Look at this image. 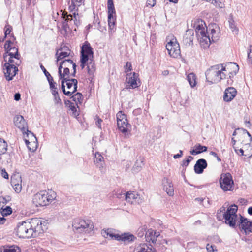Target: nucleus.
Returning <instances> with one entry per match:
<instances>
[{
    "mask_svg": "<svg viewBox=\"0 0 252 252\" xmlns=\"http://www.w3.org/2000/svg\"><path fill=\"white\" fill-rule=\"evenodd\" d=\"M223 64H219L211 66L205 72L206 80L211 83H216L225 79V72L221 69Z\"/></svg>",
    "mask_w": 252,
    "mask_h": 252,
    "instance_id": "obj_1",
    "label": "nucleus"
},
{
    "mask_svg": "<svg viewBox=\"0 0 252 252\" xmlns=\"http://www.w3.org/2000/svg\"><path fill=\"white\" fill-rule=\"evenodd\" d=\"M55 198V194H49L46 191H41L35 194L33 197L32 202L35 206H44L48 205Z\"/></svg>",
    "mask_w": 252,
    "mask_h": 252,
    "instance_id": "obj_2",
    "label": "nucleus"
},
{
    "mask_svg": "<svg viewBox=\"0 0 252 252\" xmlns=\"http://www.w3.org/2000/svg\"><path fill=\"white\" fill-rule=\"evenodd\" d=\"M72 226L74 229L78 230L79 232H85L89 233L94 228L93 223L91 220H85L80 218L74 220Z\"/></svg>",
    "mask_w": 252,
    "mask_h": 252,
    "instance_id": "obj_3",
    "label": "nucleus"
},
{
    "mask_svg": "<svg viewBox=\"0 0 252 252\" xmlns=\"http://www.w3.org/2000/svg\"><path fill=\"white\" fill-rule=\"evenodd\" d=\"M237 210L238 207L237 205L235 204L231 205L227 208L226 211L223 215L226 224H228L232 228L236 227Z\"/></svg>",
    "mask_w": 252,
    "mask_h": 252,
    "instance_id": "obj_4",
    "label": "nucleus"
},
{
    "mask_svg": "<svg viewBox=\"0 0 252 252\" xmlns=\"http://www.w3.org/2000/svg\"><path fill=\"white\" fill-rule=\"evenodd\" d=\"M14 123L15 126L19 128L23 133H26L27 135L30 134L33 140L37 141L34 134L28 130L27 123L22 116L16 115L14 118Z\"/></svg>",
    "mask_w": 252,
    "mask_h": 252,
    "instance_id": "obj_5",
    "label": "nucleus"
},
{
    "mask_svg": "<svg viewBox=\"0 0 252 252\" xmlns=\"http://www.w3.org/2000/svg\"><path fill=\"white\" fill-rule=\"evenodd\" d=\"M32 229H30L29 221H24L19 223L16 229V233L19 237L31 238L33 237Z\"/></svg>",
    "mask_w": 252,
    "mask_h": 252,
    "instance_id": "obj_6",
    "label": "nucleus"
},
{
    "mask_svg": "<svg viewBox=\"0 0 252 252\" xmlns=\"http://www.w3.org/2000/svg\"><path fill=\"white\" fill-rule=\"evenodd\" d=\"M220 184L224 191L231 190L234 182L231 174L229 173H222L220 179Z\"/></svg>",
    "mask_w": 252,
    "mask_h": 252,
    "instance_id": "obj_7",
    "label": "nucleus"
},
{
    "mask_svg": "<svg viewBox=\"0 0 252 252\" xmlns=\"http://www.w3.org/2000/svg\"><path fill=\"white\" fill-rule=\"evenodd\" d=\"M3 57L5 62V63H8L11 65H14V67H17L20 64L21 55L19 52H17V50L14 54L12 53L3 54Z\"/></svg>",
    "mask_w": 252,
    "mask_h": 252,
    "instance_id": "obj_8",
    "label": "nucleus"
},
{
    "mask_svg": "<svg viewBox=\"0 0 252 252\" xmlns=\"http://www.w3.org/2000/svg\"><path fill=\"white\" fill-rule=\"evenodd\" d=\"M169 55L174 58L180 56L181 51L179 43L176 41L171 40L166 46Z\"/></svg>",
    "mask_w": 252,
    "mask_h": 252,
    "instance_id": "obj_9",
    "label": "nucleus"
},
{
    "mask_svg": "<svg viewBox=\"0 0 252 252\" xmlns=\"http://www.w3.org/2000/svg\"><path fill=\"white\" fill-rule=\"evenodd\" d=\"M221 69L223 71V72L228 73L229 77L230 79V81H231L230 84H231L233 82V80L231 79V78L236 75L238 72L239 70V66L236 63H229L226 64L225 66L223 65V67H222Z\"/></svg>",
    "mask_w": 252,
    "mask_h": 252,
    "instance_id": "obj_10",
    "label": "nucleus"
},
{
    "mask_svg": "<svg viewBox=\"0 0 252 252\" xmlns=\"http://www.w3.org/2000/svg\"><path fill=\"white\" fill-rule=\"evenodd\" d=\"M4 67V73L6 79L9 81L12 80L18 71V67H14V65H11L8 63H5Z\"/></svg>",
    "mask_w": 252,
    "mask_h": 252,
    "instance_id": "obj_11",
    "label": "nucleus"
},
{
    "mask_svg": "<svg viewBox=\"0 0 252 252\" xmlns=\"http://www.w3.org/2000/svg\"><path fill=\"white\" fill-rule=\"evenodd\" d=\"M29 223L30 224V229L32 230V234L33 235L34 233L40 232L43 230L42 221L40 219L37 218H32L31 220L29 221Z\"/></svg>",
    "mask_w": 252,
    "mask_h": 252,
    "instance_id": "obj_12",
    "label": "nucleus"
},
{
    "mask_svg": "<svg viewBox=\"0 0 252 252\" xmlns=\"http://www.w3.org/2000/svg\"><path fill=\"white\" fill-rule=\"evenodd\" d=\"M16 38L12 35V39L6 40L4 45V53L3 54H8L9 53L14 54L17 50L19 52L18 48L14 46V41Z\"/></svg>",
    "mask_w": 252,
    "mask_h": 252,
    "instance_id": "obj_13",
    "label": "nucleus"
},
{
    "mask_svg": "<svg viewBox=\"0 0 252 252\" xmlns=\"http://www.w3.org/2000/svg\"><path fill=\"white\" fill-rule=\"evenodd\" d=\"M240 229L244 230L246 233L250 232L252 227V221H250L248 219L240 215V220L238 221Z\"/></svg>",
    "mask_w": 252,
    "mask_h": 252,
    "instance_id": "obj_14",
    "label": "nucleus"
},
{
    "mask_svg": "<svg viewBox=\"0 0 252 252\" xmlns=\"http://www.w3.org/2000/svg\"><path fill=\"white\" fill-rule=\"evenodd\" d=\"M237 90L234 87H228L226 88L224 92L223 100L228 102L232 101L236 96Z\"/></svg>",
    "mask_w": 252,
    "mask_h": 252,
    "instance_id": "obj_15",
    "label": "nucleus"
},
{
    "mask_svg": "<svg viewBox=\"0 0 252 252\" xmlns=\"http://www.w3.org/2000/svg\"><path fill=\"white\" fill-rule=\"evenodd\" d=\"M207 162L205 159H199L194 166L195 173L198 174L202 173L204 170L207 168Z\"/></svg>",
    "mask_w": 252,
    "mask_h": 252,
    "instance_id": "obj_16",
    "label": "nucleus"
},
{
    "mask_svg": "<svg viewBox=\"0 0 252 252\" xmlns=\"http://www.w3.org/2000/svg\"><path fill=\"white\" fill-rule=\"evenodd\" d=\"M128 76L126 78L127 83L129 84V88L135 89L138 87L139 85L137 83V79L138 78L139 75L135 73H130L127 74Z\"/></svg>",
    "mask_w": 252,
    "mask_h": 252,
    "instance_id": "obj_17",
    "label": "nucleus"
},
{
    "mask_svg": "<svg viewBox=\"0 0 252 252\" xmlns=\"http://www.w3.org/2000/svg\"><path fill=\"white\" fill-rule=\"evenodd\" d=\"M70 55V51L67 47H60V49L57 50L56 53L57 62H58L64 58L69 56Z\"/></svg>",
    "mask_w": 252,
    "mask_h": 252,
    "instance_id": "obj_18",
    "label": "nucleus"
},
{
    "mask_svg": "<svg viewBox=\"0 0 252 252\" xmlns=\"http://www.w3.org/2000/svg\"><path fill=\"white\" fill-rule=\"evenodd\" d=\"M94 52L93 48L91 47L90 43L88 41L85 42L81 47V56H87L88 58L89 56H93Z\"/></svg>",
    "mask_w": 252,
    "mask_h": 252,
    "instance_id": "obj_19",
    "label": "nucleus"
},
{
    "mask_svg": "<svg viewBox=\"0 0 252 252\" xmlns=\"http://www.w3.org/2000/svg\"><path fill=\"white\" fill-rule=\"evenodd\" d=\"M163 189L166 191L167 194L170 196L174 195V189L171 182L167 178H164L163 179Z\"/></svg>",
    "mask_w": 252,
    "mask_h": 252,
    "instance_id": "obj_20",
    "label": "nucleus"
},
{
    "mask_svg": "<svg viewBox=\"0 0 252 252\" xmlns=\"http://www.w3.org/2000/svg\"><path fill=\"white\" fill-rule=\"evenodd\" d=\"M68 81H65L66 83L67 88L70 90V92H72V94L77 90L78 81L76 79L70 78L67 79Z\"/></svg>",
    "mask_w": 252,
    "mask_h": 252,
    "instance_id": "obj_21",
    "label": "nucleus"
},
{
    "mask_svg": "<svg viewBox=\"0 0 252 252\" xmlns=\"http://www.w3.org/2000/svg\"><path fill=\"white\" fill-rule=\"evenodd\" d=\"M194 39V31L192 29H188L183 37V41L189 45L192 43Z\"/></svg>",
    "mask_w": 252,
    "mask_h": 252,
    "instance_id": "obj_22",
    "label": "nucleus"
},
{
    "mask_svg": "<svg viewBox=\"0 0 252 252\" xmlns=\"http://www.w3.org/2000/svg\"><path fill=\"white\" fill-rule=\"evenodd\" d=\"M137 199V202L138 203L142 202V199L140 197V195L137 193L134 192L128 191L126 194V200L128 202H133L132 200Z\"/></svg>",
    "mask_w": 252,
    "mask_h": 252,
    "instance_id": "obj_23",
    "label": "nucleus"
},
{
    "mask_svg": "<svg viewBox=\"0 0 252 252\" xmlns=\"http://www.w3.org/2000/svg\"><path fill=\"white\" fill-rule=\"evenodd\" d=\"M101 234L104 237L110 239L118 240V239L120 238L119 234L113 233L112 230L110 229L102 230Z\"/></svg>",
    "mask_w": 252,
    "mask_h": 252,
    "instance_id": "obj_24",
    "label": "nucleus"
},
{
    "mask_svg": "<svg viewBox=\"0 0 252 252\" xmlns=\"http://www.w3.org/2000/svg\"><path fill=\"white\" fill-rule=\"evenodd\" d=\"M94 160L97 167L100 169H102L103 168L104 165V158L99 153L97 152L95 154Z\"/></svg>",
    "mask_w": 252,
    "mask_h": 252,
    "instance_id": "obj_25",
    "label": "nucleus"
},
{
    "mask_svg": "<svg viewBox=\"0 0 252 252\" xmlns=\"http://www.w3.org/2000/svg\"><path fill=\"white\" fill-rule=\"evenodd\" d=\"M156 232L153 229H150L145 233L146 240L148 242H151L153 243H156L158 235L156 236Z\"/></svg>",
    "mask_w": 252,
    "mask_h": 252,
    "instance_id": "obj_26",
    "label": "nucleus"
},
{
    "mask_svg": "<svg viewBox=\"0 0 252 252\" xmlns=\"http://www.w3.org/2000/svg\"><path fill=\"white\" fill-rule=\"evenodd\" d=\"M153 246L150 245L148 246L147 244H140L135 249L134 251L136 252H154Z\"/></svg>",
    "mask_w": 252,
    "mask_h": 252,
    "instance_id": "obj_27",
    "label": "nucleus"
},
{
    "mask_svg": "<svg viewBox=\"0 0 252 252\" xmlns=\"http://www.w3.org/2000/svg\"><path fill=\"white\" fill-rule=\"evenodd\" d=\"M117 122V126L119 129L123 133H126L127 132V127L130 126V125L128 123L127 119Z\"/></svg>",
    "mask_w": 252,
    "mask_h": 252,
    "instance_id": "obj_28",
    "label": "nucleus"
},
{
    "mask_svg": "<svg viewBox=\"0 0 252 252\" xmlns=\"http://www.w3.org/2000/svg\"><path fill=\"white\" fill-rule=\"evenodd\" d=\"M87 68L88 74L90 76L88 79L92 81L94 73L95 70V64L92 60H90V61L88 63Z\"/></svg>",
    "mask_w": 252,
    "mask_h": 252,
    "instance_id": "obj_29",
    "label": "nucleus"
},
{
    "mask_svg": "<svg viewBox=\"0 0 252 252\" xmlns=\"http://www.w3.org/2000/svg\"><path fill=\"white\" fill-rule=\"evenodd\" d=\"M207 147L198 144L194 146V149L190 151V153L192 155H196L202 152L207 151Z\"/></svg>",
    "mask_w": 252,
    "mask_h": 252,
    "instance_id": "obj_30",
    "label": "nucleus"
},
{
    "mask_svg": "<svg viewBox=\"0 0 252 252\" xmlns=\"http://www.w3.org/2000/svg\"><path fill=\"white\" fill-rule=\"evenodd\" d=\"M0 252H21L19 247L14 245L4 246L1 247Z\"/></svg>",
    "mask_w": 252,
    "mask_h": 252,
    "instance_id": "obj_31",
    "label": "nucleus"
},
{
    "mask_svg": "<svg viewBox=\"0 0 252 252\" xmlns=\"http://www.w3.org/2000/svg\"><path fill=\"white\" fill-rule=\"evenodd\" d=\"M120 238L118 239V241H123L124 242H132L136 238L132 234L128 233H125L120 235Z\"/></svg>",
    "mask_w": 252,
    "mask_h": 252,
    "instance_id": "obj_32",
    "label": "nucleus"
},
{
    "mask_svg": "<svg viewBox=\"0 0 252 252\" xmlns=\"http://www.w3.org/2000/svg\"><path fill=\"white\" fill-rule=\"evenodd\" d=\"M194 28L195 30V32H198L203 29H206L207 28L206 26L205 23L202 19H197L194 23Z\"/></svg>",
    "mask_w": 252,
    "mask_h": 252,
    "instance_id": "obj_33",
    "label": "nucleus"
},
{
    "mask_svg": "<svg viewBox=\"0 0 252 252\" xmlns=\"http://www.w3.org/2000/svg\"><path fill=\"white\" fill-rule=\"evenodd\" d=\"M199 40H200L201 46L204 48L209 47L210 43L212 42L211 38L209 35L206 36H204L203 38H201Z\"/></svg>",
    "mask_w": 252,
    "mask_h": 252,
    "instance_id": "obj_34",
    "label": "nucleus"
},
{
    "mask_svg": "<svg viewBox=\"0 0 252 252\" xmlns=\"http://www.w3.org/2000/svg\"><path fill=\"white\" fill-rule=\"evenodd\" d=\"M52 95L54 96V102L55 105L62 106L63 103L62 100L60 97V95L58 90H53L51 92Z\"/></svg>",
    "mask_w": 252,
    "mask_h": 252,
    "instance_id": "obj_35",
    "label": "nucleus"
},
{
    "mask_svg": "<svg viewBox=\"0 0 252 252\" xmlns=\"http://www.w3.org/2000/svg\"><path fill=\"white\" fill-rule=\"evenodd\" d=\"M107 9H108V15H109V17H111L112 14L116 15V11L115 9L114 4L113 3V0H107Z\"/></svg>",
    "mask_w": 252,
    "mask_h": 252,
    "instance_id": "obj_36",
    "label": "nucleus"
},
{
    "mask_svg": "<svg viewBox=\"0 0 252 252\" xmlns=\"http://www.w3.org/2000/svg\"><path fill=\"white\" fill-rule=\"evenodd\" d=\"M187 80L192 88L196 85V75L193 73H190L187 75Z\"/></svg>",
    "mask_w": 252,
    "mask_h": 252,
    "instance_id": "obj_37",
    "label": "nucleus"
},
{
    "mask_svg": "<svg viewBox=\"0 0 252 252\" xmlns=\"http://www.w3.org/2000/svg\"><path fill=\"white\" fill-rule=\"evenodd\" d=\"M70 98L72 99V101L75 102L76 105H77L78 103H81L83 99V96L81 93L78 92L72 95Z\"/></svg>",
    "mask_w": 252,
    "mask_h": 252,
    "instance_id": "obj_38",
    "label": "nucleus"
},
{
    "mask_svg": "<svg viewBox=\"0 0 252 252\" xmlns=\"http://www.w3.org/2000/svg\"><path fill=\"white\" fill-rule=\"evenodd\" d=\"M11 184L15 192L19 193L22 189V186L13 177L11 178Z\"/></svg>",
    "mask_w": 252,
    "mask_h": 252,
    "instance_id": "obj_39",
    "label": "nucleus"
},
{
    "mask_svg": "<svg viewBox=\"0 0 252 252\" xmlns=\"http://www.w3.org/2000/svg\"><path fill=\"white\" fill-rule=\"evenodd\" d=\"M7 149V144L3 139L0 138V154H5Z\"/></svg>",
    "mask_w": 252,
    "mask_h": 252,
    "instance_id": "obj_40",
    "label": "nucleus"
},
{
    "mask_svg": "<svg viewBox=\"0 0 252 252\" xmlns=\"http://www.w3.org/2000/svg\"><path fill=\"white\" fill-rule=\"evenodd\" d=\"M66 81H68V80H66V79L61 80V89L63 93L65 95L70 96L72 95V92H70V91H66L65 90V86L64 84Z\"/></svg>",
    "mask_w": 252,
    "mask_h": 252,
    "instance_id": "obj_41",
    "label": "nucleus"
},
{
    "mask_svg": "<svg viewBox=\"0 0 252 252\" xmlns=\"http://www.w3.org/2000/svg\"><path fill=\"white\" fill-rule=\"evenodd\" d=\"M61 18L63 19V21H66L67 23L68 22H71L73 18V16L72 14H68L67 12H63L62 14Z\"/></svg>",
    "mask_w": 252,
    "mask_h": 252,
    "instance_id": "obj_42",
    "label": "nucleus"
},
{
    "mask_svg": "<svg viewBox=\"0 0 252 252\" xmlns=\"http://www.w3.org/2000/svg\"><path fill=\"white\" fill-rule=\"evenodd\" d=\"M0 213L2 216H7L12 213V209L10 206H6L4 208L2 207L0 210Z\"/></svg>",
    "mask_w": 252,
    "mask_h": 252,
    "instance_id": "obj_43",
    "label": "nucleus"
},
{
    "mask_svg": "<svg viewBox=\"0 0 252 252\" xmlns=\"http://www.w3.org/2000/svg\"><path fill=\"white\" fill-rule=\"evenodd\" d=\"M70 74V70L69 68H64L63 72L61 73L59 76V79L60 80L64 79H70L69 77Z\"/></svg>",
    "mask_w": 252,
    "mask_h": 252,
    "instance_id": "obj_44",
    "label": "nucleus"
},
{
    "mask_svg": "<svg viewBox=\"0 0 252 252\" xmlns=\"http://www.w3.org/2000/svg\"><path fill=\"white\" fill-rule=\"evenodd\" d=\"M196 34L198 39H199L201 38H203L204 36H207V28H206V29H203L202 30H201L200 31L197 32H196Z\"/></svg>",
    "mask_w": 252,
    "mask_h": 252,
    "instance_id": "obj_45",
    "label": "nucleus"
},
{
    "mask_svg": "<svg viewBox=\"0 0 252 252\" xmlns=\"http://www.w3.org/2000/svg\"><path fill=\"white\" fill-rule=\"evenodd\" d=\"M228 22L229 23V27L232 30V31L233 32L235 31H236V32H238V29L237 28L235 25L234 20L233 19L232 16H230Z\"/></svg>",
    "mask_w": 252,
    "mask_h": 252,
    "instance_id": "obj_46",
    "label": "nucleus"
},
{
    "mask_svg": "<svg viewBox=\"0 0 252 252\" xmlns=\"http://www.w3.org/2000/svg\"><path fill=\"white\" fill-rule=\"evenodd\" d=\"M116 117H117V122H121V121H124V120L127 119L126 116L125 114L122 113V111H119L117 114H116Z\"/></svg>",
    "mask_w": 252,
    "mask_h": 252,
    "instance_id": "obj_47",
    "label": "nucleus"
},
{
    "mask_svg": "<svg viewBox=\"0 0 252 252\" xmlns=\"http://www.w3.org/2000/svg\"><path fill=\"white\" fill-rule=\"evenodd\" d=\"M88 61H89V58H87V56H84L82 57H80V62H81L80 66L82 69L84 68V67Z\"/></svg>",
    "mask_w": 252,
    "mask_h": 252,
    "instance_id": "obj_48",
    "label": "nucleus"
},
{
    "mask_svg": "<svg viewBox=\"0 0 252 252\" xmlns=\"http://www.w3.org/2000/svg\"><path fill=\"white\" fill-rule=\"evenodd\" d=\"M211 40L212 42H215L218 40V36L216 35V30L214 29L211 30Z\"/></svg>",
    "mask_w": 252,
    "mask_h": 252,
    "instance_id": "obj_49",
    "label": "nucleus"
},
{
    "mask_svg": "<svg viewBox=\"0 0 252 252\" xmlns=\"http://www.w3.org/2000/svg\"><path fill=\"white\" fill-rule=\"evenodd\" d=\"M69 110L72 112V116L76 117L79 115V112L77 111L75 105L74 103L70 106H69Z\"/></svg>",
    "mask_w": 252,
    "mask_h": 252,
    "instance_id": "obj_50",
    "label": "nucleus"
},
{
    "mask_svg": "<svg viewBox=\"0 0 252 252\" xmlns=\"http://www.w3.org/2000/svg\"><path fill=\"white\" fill-rule=\"evenodd\" d=\"M62 30H63L65 33L68 32L70 31V28L69 27L68 24L67 23L65 20L62 21Z\"/></svg>",
    "mask_w": 252,
    "mask_h": 252,
    "instance_id": "obj_51",
    "label": "nucleus"
},
{
    "mask_svg": "<svg viewBox=\"0 0 252 252\" xmlns=\"http://www.w3.org/2000/svg\"><path fill=\"white\" fill-rule=\"evenodd\" d=\"M40 68L41 69V70L44 72L45 75L47 77V80H49L50 79L52 80V78H53V77L50 75V74L47 71V70L45 69L44 66L42 65V64H40Z\"/></svg>",
    "mask_w": 252,
    "mask_h": 252,
    "instance_id": "obj_52",
    "label": "nucleus"
},
{
    "mask_svg": "<svg viewBox=\"0 0 252 252\" xmlns=\"http://www.w3.org/2000/svg\"><path fill=\"white\" fill-rule=\"evenodd\" d=\"M210 2L216 7L222 8L223 5L221 0H212Z\"/></svg>",
    "mask_w": 252,
    "mask_h": 252,
    "instance_id": "obj_53",
    "label": "nucleus"
},
{
    "mask_svg": "<svg viewBox=\"0 0 252 252\" xmlns=\"http://www.w3.org/2000/svg\"><path fill=\"white\" fill-rule=\"evenodd\" d=\"M147 227L145 226L140 227L137 231V235L139 237H142L145 234Z\"/></svg>",
    "mask_w": 252,
    "mask_h": 252,
    "instance_id": "obj_54",
    "label": "nucleus"
},
{
    "mask_svg": "<svg viewBox=\"0 0 252 252\" xmlns=\"http://www.w3.org/2000/svg\"><path fill=\"white\" fill-rule=\"evenodd\" d=\"M193 159V158L192 156H189L187 159H184L182 161V165L185 167L188 166L189 164Z\"/></svg>",
    "mask_w": 252,
    "mask_h": 252,
    "instance_id": "obj_55",
    "label": "nucleus"
},
{
    "mask_svg": "<svg viewBox=\"0 0 252 252\" xmlns=\"http://www.w3.org/2000/svg\"><path fill=\"white\" fill-rule=\"evenodd\" d=\"M12 30V27L10 25H6L4 28V39H5L7 36V35L10 34L11 31Z\"/></svg>",
    "mask_w": 252,
    "mask_h": 252,
    "instance_id": "obj_56",
    "label": "nucleus"
},
{
    "mask_svg": "<svg viewBox=\"0 0 252 252\" xmlns=\"http://www.w3.org/2000/svg\"><path fill=\"white\" fill-rule=\"evenodd\" d=\"M72 16L73 17L72 20H73L74 25L76 26H78L80 25V20L78 19L77 18V17H78V13L74 12L73 13Z\"/></svg>",
    "mask_w": 252,
    "mask_h": 252,
    "instance_id": "obj_57",
    "label": "nucleus"
},
{
    "mask_svg": "<svg viewBox=\"0 0 252 252\" xmlns=\"http://www.w3.org/2000/svg\"><path fill=\"white\" fill-rule=\"evenodd\" d=\"M50 85V89L51 91H53V90H58L57 88L55 86L56 82H54L53 78H52V80H48Z\"/></svg>",
    "mask_w": 252,
    "mask_h": 252,
    "instance_id": "obj_58",
    "label": "nucleus"
},
{
    "mask_svg": "<svg viewBox=\"0 0 252 252\" xmlns=\"http://www.w3.org/2000/svg\"><path fill=\"white\" fill-rule=\"evenodd\" d=\"M63 62L64 68H68L69 66L71 65L73 63V61L71 59H65L62 61Z\"/></svg>",
    "mask_w": 252,
    "mask_h": 252,
    "instance_id": "obj_59",
    "label": "nucleus"
},
{
    "mask_svg": "<svg viewBox=\"0 0 252 252\" xmlns=\"http://www.w3.org/2000/svg\"><path fill=\"white\" fill-rule=\"evenodd\" d=\"M246 132L241 135L242 138H246L249 142L252 140V138L249 133L245 130Z\"/></svg>",
    "mask_w": 252,
    "mask_h": 252,
    "instance_id": "obj_60",
    "label": "nucleus"
},
{
    "mask_svg": "<svg viewBox=\"0 0 252 252\" xmlns=\"http://www.w3.org/2000/svg\"><path fill=\"white\" fill-rule=\"evenodd\" d=\"M141 168H142V166L141 165H139L138 163L137 162H136L135 163V164H134V165L133 166V167L132 168V170L134 172H138L139 171H140Z\"/></svg>",
    "mask_w": 252,
    "mask_h": 252,
    "instance_id": "obj_61",
    "label": "nucleus"
},
{
    "mask_svg": "<svg viewBox=\"0 0 252 252\" xmlns=\"http://www.w3.org/2000/svg\"><path fill=\"white\" fill-rule=\"evenodd\" d=\"M125 72H128L132 69L131 64L130 62H126V65L125 66Z\"/></svg>",
    "mask_w": 252,
    "mask_h": 252,
    "instance_id": "obj_62",
    "label": "nucleus"
},
{
    "mask_svg": "<svg viewBox=\"0 0 252 252\" xmlns=\"http://www.w3.org/2000/svg\"><path fill=\"white\" fill-rule=\"evenodd\" d=\"M11 198L10 196H5L4 197H2V200L0 201V202H1L3 204H6L11 200Z\"/></svg>",
    "mask_w": 252,
    "mask_h": 252,
    "instance_id": "obj_63",
    "label": "nucleus"
},
{
    "mask_svg": "<svg viewBox=\"0 0 252 252\" xmlns=\"http://www.w3.org/2000/svg\"><path fill=\"white\" fill-rule=\"evenodd\" d=\"M1 175L6 179L9 178V175L5 169H1Z\"/></svg>",
    "mask_w": 252,
    "mask_h": 252,
    "instance_id": "obj_64",
    "label": "nucleus"
}]
</instances>
